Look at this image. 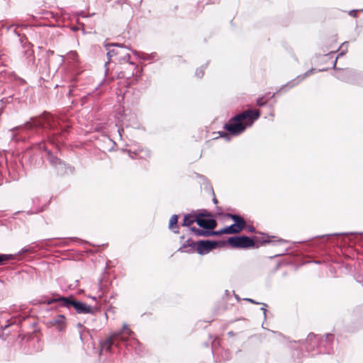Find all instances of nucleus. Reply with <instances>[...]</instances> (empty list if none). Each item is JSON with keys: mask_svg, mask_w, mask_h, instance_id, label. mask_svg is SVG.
<instances>
[{"mask_svg": "<svg viewBox=\"0 0 363 363\" xmlns=\"http://www.w3.org/2000/svg\"><path fill=\"white\" fill-rule=\"evenodd\" d=\"M347 48H348V43L347 42H345L343 43L341 46H340V49L342 50V51L339 53L337 57L339 56H342L343 55H345V52L347 51Z\"/></svg>", "mask_w": 363, "mask_h": 363, "instance_id": "obj_22", "label": "nucleus"}, {"mask_svg": "<svg viewBox=\"0 0 363 363\" xmlns=\"http://www.w3.org/2000/svg\"><path fill=\"white\" fill-rule=\"evenodd\" d=\"M261 310L263 311L264 316L265 318L266 317V312H267L266 308L264 307H262V308H261Z\"/></svg>", "mask_w": 363, "mask_h": 363, "instance_id": "obj_31", "label": "nucleus"}, {"mask_svg": "<svg viewBox=\"0 0 363 363\" xmlns=\"http://www.w3.org/2000/svg\"><path fill=\"white\" fill-rule=\"evenodd\" d=\"M337 57L335 59L334 63H333V68L335 69V67H336V63H337Z\"/></svg>", "mask_w": 363, "mask_h": 363, "instance_id": "obj_34", "label": "nucleus"}, {"mask_svg": "<svg viewBox=\"0 0 363 363\" xmlns=\"http://www.w3.org/2000/svg\"><path fill=\"white\" fill-rule=\"evenodd\" d=\"M196 242H194L191 239H187L186 242L178 249L181 252L191 253L195 252Z\"/></svg>", "mask_w": 363, "mask_h": 363, "instance_id": "obj_15", "label": "nucleus"}, {"mask_svg": "<svg viewBox=\"0 0 363 363\" xmlns=\"http://www.w3.org/2000/svg\"><path fill=\"white\" fill-rule=\"evenodd\" d=\"M133 335L134 332L126 323H123L121 330L113 333L101 344V350L103 351L108 352L111 350L112 345L117 346L119 342H126L129 340L135 343H138V341L133 337Z\"/></svg>", "mask_w": 363, "mask_h": 363, "instance_id": "obj_2", "label": "nucleus"}, {"mask_svg": "<svg viewBox=\"0 0 363 363\" xmlns=\"http://www.w3.org/2000/svg\"><path fill=\"white\" fill-rule=\"evenodd\" d=\"M55 300L49 301L48 303H51ZM55 301H61L63 302V306L70 308L73 307L77 313L80 314H94L97 311V307H92L82 301H76L72 298L62 297Z\"/></svg>", "mask_w": 363, "mask_h": 363, "instance_id": "obj_4", "label": "nucleus"}, {"mask_svg": "<svg viewBox=\"0 0 363 363\" xmlns=\"http://www.w3.org/2000/svg\"><path fill=\"white\" fill-rule=\"evenodd\" d=\"M223 232L226 234H233V233H238L240 232V229L238 228V226L235 225V223L230 225V226L225 227L223 228Z\"/></svg>", "mask_w": 363, "mask_h": 363, "instance_id": "obj_19", "label": "nucleus"}, {"mask_svg": "<svg viewBox=\"0 0 363 363\" xmlns=\"http://www.w3.org/2000/svg\"><path fill=\"white\" fill-rule=\"evenodd\" d=\"M209 233H210V235H220V234L225 233L223 232V229H221L220 230H218V231L209 230Z\"/></svg>", "mask_w": 363, "mask_h": 363, "instance_id": "obj_26", "label": "nucleus"}, {"mask_svg": "<svg viewBox=\"0 0 363 363\" xmlns=\"http://www.w3.org/2000/svg\"><path fill=\"white\" fill-rule=\"evenodd\" d=\"M248 230L250 232H254L255 231V228L253 226H250V227H248Z\"/></svg>", "mask_w": 363, "mask_h": 363, "instance_id": "obj_32", "label": "nucleus"}, {"mask_svg": "<svg viewBox=\"0 0 363 363\" xmlns=\"http://www.w3.org/2000/svg\"><path fill=\"white\" fill-rule=\"evenodd\" d=\"M69 57H70L72 60H74L77 58V52H71L69 54Z\"/></svg>", "mask_w": 363, "mask_h": 363, "instance_id": "obj_28", "label": "nucleus"}, {"mask_svg": "<svg viewBox=\"0 0 363 363\" xmlns=\"http://www.w3.org/2000/svg\"><path fill=\"white\" fill-rule=\"evenodd\" d=\"M228 216L234 221V223L238 226V228H239L240 231L245 227L246 223L240 216L235 214H228Z\"/></svg>", "mask_w": 363, "mask_h": 363, "instance_id": "obj_16", "label": "nucleus"}, {"mask_svg": "<svg viewBox=\"0 0 363 363\" xmlns=\"http://www.w3.org/2000/svg\"><path fill=\"white\" fill-rule=\"evenodd\" d=\"M33 124L35 127L41 128L43 129L54 130L57 128L59 122L52 115L45 113L42 117L35 119L33 122Z\"/></svg>", "mask_w": 363, "mask_h": 363, "instance_id": "obj_5", "label": "nucleus"}, {"mask_svg": "<svg viewBox=\"0 0 363 363\" xmlns=\"http://www.w3.org/2000/svg\"><path fill=\"white\" fill-rule=\"evenodd\" d=\"M94 290L96 291V296H89V297L94 301H98L101 299L104 294L106 293V288L105 285L103 284V281L101 279L99 280V283L94 286Z\"/></svg>", "mask_w": 363, "mask_h": 363, "instance_id": "obj_13", "label": "nucleus"}, {"mask_svg": "<svg viewBox=\"0 0 363 363\" xmlns=\"http://www.w3.org/2000/svg\"><path fill=\"white\" fill-rule=\"evenodd\" d=\"M340 235H341V233L330 234V235H326V236Z\"/></svg>", "mask_w": 363, "mask_h": 363, "instance_id": "obj_33", "label": "nucleus"}, {"mask_svg": "<svg viewBox=\"0 0 363 363\" xmlns=\"http://www.w3.org/2000/svg\"><path fill=\"white\" fill-rule=\"evenodd\" d=\"M45 150L47 152L48 160L50 163L53 167H56L60 172H62L64 170L65 164H63L57 157L53 156L50 150H48L46 148Z\"/></svg>", "mask_w": 363, "mask_h": 363, "instance_id": "obj_12", "label": "nucleus"}, {"mask_svg": "<svg viewBox=\"0 0 363 363\" xmlns=\"http://www.w3.org/2000/svg\"><path fill=\"white\" fill-rule=\"evenodd\" d=\"M315 71L314 69H311L306 72H305L303 75H299L296 78L294 79L293 80L289 82L286 85L283 86V89L285 87L292 88L297 84H298L301 81H303L304 79H306L307 77H308L310 74H311Z\"/></svg>", "mask_w": 363, "mask_h": 363, "instance_id": "obj_14", "label": "nucleus"}, {"mask_svg": "<svg viewBox=\"0 0 363 363\" xmlns=\"http://www.w3.org/2000/svg\"><path fill=\"white\" fill-rule=\"evenodd\" d=\"M118 46H120V44H111L106 46V50H107V57L108 59V61L105 63L106 65H107V64L109 63L113 60V58L116 60L118 54Z\"/></svg>", "mask_w": 363, "mask_h": 363, "instance_id": "obj_11", "label": "nucleus"}, {"mask_svg": "<svg viewBox=\"0 0 363 363\" xmlns=\"http://www.w3.org/2000/svg\"><path fill=\"white\" fill-rule=\"evenodd\" d=\"M213 201V202H214L215 203H217V202H218V201H217V199H216V198H214Z\"/></svg>", "mask_w": 363, "mask_h": 363, "instance_id": "obj_38", "label": "nucleus"}, {"mask_svg": "<svg viewBox=\"0 0 363 363\" xmlns=\"http://www.w3.org/2000/svg\"><path fill=\"white\" fill-rule=\"evenodd\" d=\"M196 223L201 228L213 230L216 226V221L212 218H202L197 217Z\"/></svg>", "mask_w": 363, "mask_h": 363, "instance_id": "obj_10", "label": "nucleus"}, {"mask_svg": "<svg viewBox=\"0 0 363 363\" xmlns=\"http://www.w3.org/2000/svg\"><path fill=\"white\" fill-rule=\"evenodd\" d=\"M350 15L352 16L355 17L356 16V11L355 10L350 11Z\"/></svg>", "mask_w": 363, "mask_h": 363, "instance_id": "obj_29", "label": "nucleus"}, {"mask_svg": "<svg viewBox=\"0 0 363 363\" xmlns=\"http://www.w3.org/2000/svg\"><path fill=\"white\" fill-rule=\"evenodd\" d=\"M48 323L51 326L56 327L59 331H62L65 328V317L63 315L59 314L52 318Z\"/></svg>", "mask_w": 363, "mask_h": 363, "instance_id": "obj_9", "label": "nucleus"}, {"mask_svg": "<svg viewBox=\"0 0 363 363\" xmlns=\"http://www.w3.org/2000/svg\"><path fill=\"white\" fill-rule=\"evenodd\" d=\"M263 99H264V97H260V98L257 99V106H262L266 104V101H264Z\"/></svg>", "mask_w": 363, "mask_h": 363, "instance_id": "obj_27", "label": "nucleus"}, {"mask_svg": "<svg viewBox=\"0 0 363 363\" xmlns=\"http://www.w3.org/2000/svg\"><path fill=\"white\" fill-rule=\"evenodd\" d=\"M190 230L196 236H203V237L210 236L209 230H204L196 228L195 227L190 228Z\"/></svg>", "mask_w": 363, "mask_h": 363, "instance_id": "obj_18", "label": "nucleus"}, {"mask_svg": "<svg viewBox=\"0 0 363 363\" xmlns=\"http://www.w3.org/2000/svg\"><path fill=\"white\" fill-rule=\"evenodd\" d=\"M334 340V335L327 334L324 337L320 338L317 335L311 333L306 339V348L308 351H312L314 347L318 345V350L320 353L330 354L333 352L332 344Z\"/></svg>", "mask_w": 363, "mask_h": 363, "instance_id": "obj_3", "label": "nucleus"}, {"mask_svg": "<svg viewBox=\"0 0 363 363\" xmlns=\"http://www.w3.org/2000/svg\"><path fill=\"white\" fill-rule=\"evenodd\" d=\"M263 242H270L271 241H270V240H263Z\"/></svg>", "mask_w": 363, "mask_h": 363, "instance_id": "obj_37", "label": "nucleus"}, {"mask_svg": "<svg viewBox=\"0 0 363 363\" xmlns=\"http://www.w3.org/2000/svg\"><path fill=\"white\" fill-rule=\"evenodd\" d=\"M155 55H156L155 53H152L151 55L145 54L143 57V59L144 60H154V57H155Z\"/></svg>", "mask_w": 363, "mask_h": 363, "instance_id": "obj_24", "label": "nucleus"}, {"mask_svg": "<svg viewBox=\"0 0 363 363\" xmlns=\"http://www.w3.org/2000/svg\"><path fill=\"white\" fill-rule=\"evenodd\" d=\"M259 117L258 111L247 110L232 118L225 123L224 128L233 135L243 133L247 127L251 126Z\"/></svg>", "mask_w": 363, "mask_h": 363, "instance_id": "obj_1", "label": "nucleus"}, {"mask_svg": "<svg viewBox=\"0 0 363 363\" xmlns=\"http://www.w3.org/2000/svg\"><path fill=\"white\" fill-rule=\"evenodd\" d=\"M104 317H105L106 320H107V319H108V315H107V313H104Z\"/></svg>", "mask_w": 363, "mask_h": 363, "instance_id": "obj_36", "label": "nucleus"}, {"mask_svg": "<svg viewBox=\"0 0 363 363\" xmlns=\"http://www.w3.org/2000/svg\"><path fill=\"white\" fill-rule=\"evenodd\" d=\"M277 242L281 243V242H284L285 241L284 240L280 239V240H277Z\"/></svg>", "mask_w": 363, "mask_h": 363, "instance_id": "obj_35", "label": "nucleus"}, {"mask_svg": "<svg viewBox=\"0 0 363 363\" xmlns=\"http://www.w3.org/2000/svg\"><path fill=\"white\" fill-rule=\"evenodd\" d=\"M9 259V255H0V264H1L4 261H6Z\"/></svg>", "mask_w": 363, "mask_h": 363, "instance_id": "obj_25", "label": "nucleus"}, {"mask_svg": "<svg viewBox=\"0 0 363 363\" xmlns=\"http://www.w3.org/2000/svg\"><path fill=\"white\" fill-rule=\"evenodd\" d=\"M228 243L233 247L248 248L255 247V243L253 239L247 236H236L228 238Z\"/></svg>", "mask_w": 363, "mask_h": 363, "instance_id": "obj_6", "label": "nucleus"}, {"mask_svg": "<svg viewBox=\"0 0 363 363\" xmlns=\"http://www.w3.org/2000/svg\"><path fill=\"white\" fill-rule=\"evenodd\" d=\"M178 222V216L177 215H173L171 216L169 222V228L172 230L174 233H177L178 230H174V228L177 227V224Z\"/></svg>", "mask_w": 363, "mask_h": 363, "instance_id": "obj_20", "label": "nucleus"}, {"mask_svg": "<svg viewBox=\"0 0 363 363\" xmlns=\"http://www.w3.org/2000/svg\"><path fill=\"white\" fill-rule=\"evenodd\" d=\"M118 54L116 60L119 62H128L133 67V69H135L136 66L135 63L130 62V55L129 52L130 51V49L128 47H123L120 45V46H118Z\"/></svg>", "mask_w": 363, "mask_h": 363, "instance_id": "obj_8", "label": "nucleus"}, {"mask_svg": "<svg viewBox=\"0 0 363 363\" xmlns=\"http://www.w3.org/2000/svg\"><path fill=\"white\" fill-rule=\"evenodd\" d=\"M197 217L190 214L185 215L183 219V225L189 227L194 222H196Z\"/></svg>", "mask_w": 363, "mask_h": 363, "instance_id": "obj_17", "label": "nucleus"}, {"mask_svg": "<svg viewBox=\"0 0 363 363\" xmlns=\"http://www.w3.org/2000/svg\"><path fill=\"white\" fill-rule=\"evenodd\" d=\"M204 69L205 67L203 66L201 67L200 68H198L196 70V76H197L199 78H201L204 74Z\"/></svg>", "mask_w": 363, "mask_h": 363, "instance_id": "obj_23", "label": "nucleus"}, {"mask_svg": "<svg viewBox=\"0 0 363 363\" xmlns=\"http://www.w3.org/2000/svg\"><path fill=\"white\" fill-rule=\"evenodd\" d=\"M218 245L217 242L200 240L196 242V251L199 255H206Z\"/></svg>", "mask_w": 363, "mask_h": 363, "instance_id": "obj_7", "label": "nucleus"}, {"mask_svg": "<svg viewBox=\"0 0 363 363\" xmlns=\"http://www.w3.org/2000/svg\"><path fill=\"white\" fill-rule=\"evenodd\" d=\"M245 300H246V301H249V302H250V303H252L259 304V303H257V302L255 301H254L253 299H252V298H246Z\"/></svg>", "mask_w": 363, "mask_h": 363, "instance_id": "obj_30", "label": "nucleus"}, {"mask_svg": "<svg viewBox=\"0 0 363 363\" xmlns=\"http://www.w3.org/2000/svg\"><path fill=\"white\" fill-rule=\"evenodd\" d=\"M351 74V72L348 69L343 70L340 72H337L335 74V77L341 80H347L346 77L349 76Z\"/></svg>", "mask_w": 363, "mask_h": 363, "instance_id": "obj_21", "label": "nucleus"}]
</instances>
